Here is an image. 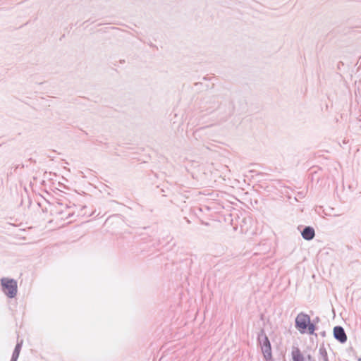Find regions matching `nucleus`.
<instances>
[{
    "label": "nucleus",
    "mask_w": 361,
    "mask_h": 361,
    "mask_svg": "<svg viewBox=\"0 0 361 361\" xmlns=\"http://www.w3.org/2000/svg\"><path fill=\"white\" fill-rule=\"evenodd\" d=\"M358 361H361V358H360V359L358 360Z\"/></svg>",
    "instance_id": "obj_18"
},
{
    "label": "nucleus",
    "mask_w": 361,
    "mask_h": 361,
    "mask_svg": "<svg viewBox=\"0 0 361 361\" xmlns=\"http://www.w3.org/2000/svg\"><path fill=\"white\" fill-rule=\"evenodd\" d=\"M319 352V355H321V357L323 361H329V357H328L327 351H326V348H324V345H322L320 347Z\"/></svg>",
    "instance_id": "obj_10"
},
{
    "label": "nucleus",
    "mask_w": 361,
    "mask_h": 361,
    "mask_svg": "<svg viewBox=\"0 0 361 361\" xmlns=\"http://www.w3.org/2000/svg\"><path fill=\"white\" fill-rule=\"evenodd\" d=\"M257 341L260 345L264 358L266 361H273L271 342L264 329H261L257 335Z\"/></svg>",
    "instance_id": "obj_1"
},
{
    "label": "nucleus",
    "mask_w": 361,
    "mask_h": 361,
    "mask_svg": "<svg viewBox=\"0 0 361 361\" xmlns=\"http://www.w3.org/2000/svg\"><path fill=\"white\" fill-rule=\"evenodd\" d=\"M29 161L32 162V163H36V161L35 159H33L32 158H30L28 159Z\"/></svg>",
    "instance_id": "obj_16"
},
{
    "label": "nucleus",
    "mask_w": 361,
    "mask_h": 361,
    "mask_svg": "<svg viewBox=\"0 0 361 361\" xmlns=\"http://www.w3.org/2000/svg\"><path fill=\"white\" fill-rule=\"evenodd\" d=\"M23 345V341H20V342L18 341L15 348L13 351L12 356L10 361H17L20 355V352L21 350Z\"/></svg>",
    "instance_id": "obj_8"
},
{
    "label": "nucleus",
    "mask_w": 361,
    "mask_h": 361,
    "mask_svg": "<svg viewBox=\"0 0 361 361\" xmlns=\"http://www.w3.org/2000/svg\"><path fill=\"white\" fill-rule=\"evenodd\" d=\"M301 235L305 240H312L315 236V231L312 226H305L300 231Z\"/></svg>",
    "instance_id": "obj_5"
},
{
    "label": "nucleus",
    "mask_w": 361,
    "mask_h": 361,
    "mask_svg": "<svg viewBox=\"0 0 361 361\" xmlns=\"http://www.w3.org/2000/svg\"><path fill=\"white\" fill-rule=\"evenodd\" d=\"M0 283L1 291L8 298H16L18 293V283L16 279L3 277L1 279Z\"/></svg>",
    "instance_id": "obj_2"
},
{
    "label": "nucleus",
    "mask_w": 361,
    "mask_h": 361,
    "mask_svg": "<svg viewBox=\"0 0 361 361\" xmlns=\"http://www.w3.org/2000/svg\"><path fill=\"white\" fill-rule=\"evenodd\" d=\"M14 172V167H11L10 171L7 173V176L9 177Z\"/></svg>",
    "instance_id": "obj_13"
},
{
    "label": "nucleus",
    "mask_w": 361,
    "mask_h": 361,
    "mask_svg": "<svg viewBox=\"0 0 361 361\" xmlns=\"http://www.w3.org/2000/svg\"><path fill=\"white\" fill-rule=\"evenodd\" d=\"M313 361H315V360H313Z\"/></svg>",
    "instance_id": "obj_19"
},
{
    "label": "nucleus",
    "mask_w": 361,
    "mask_h": 361,
    "mask_svg": "<svg viewBox=\"0 0 361 361\" xmlns=\"http://www.w3.org/2000/svg\"><path fill=\"white\" fill-rule=\"evenodd\" d=\"M339 65H342V66H343V62H341V61H340V62L338 63V68H339Z\"/></svg>",
    "instance_id": "obj_17"
},
{
    "label": "nucleus",
    "mask_w": 361,
    "mask_h": 361,
    "mask_svg": "<svg viewBox=\"0 0 361 361\" xmlns=\"http://www.w3.org/2000/svg\"><path fill=\"white\" fill-rule=\"evenodd\" d=\"M319 322H320V318H319V317H316L315 318H314V319L312 320V323H314V324H317Z\"/></svg>",
    "instance_id": "obj_12"
},
{
    "label": "nucleus",
    "mask_w": 361,
    "mask_h": 361,
    "mask_svg": "<svg viewBox=\"0 0 361 361\" xmlns=\"http://www.w3.org/2000/svg\"><path fill=\"white\" fill-rule=\"evenodd\" d=\"M318 329L317 324L312 323V320L310 321V324H309V326L307 328L306 334L315 336V337H317V334L315 333V331Z\"/></svg>",
    "instance_id": "obj_9"
},
{
    "label": "nucleus",
    "mask_w": 361,
    "mask_h": 361,
    "mask_svg": "<svg viewBox=\"0 0 361 361\" xmlns=\"http://www.w3.org/2000/svg\"><path fill=\"white\" fill-rule=\"evenodd\" d=\"M310 316L307 313L301 312L295 319V327L301 334H305L309 324H310Z\"/></svg>",
    "instance_id": "obj_3"
},
{
    "label": "nucleus",
    "mask_w": 361,
    "mask_h": 361,
    "mask_svg": "<svg viewBox=\"0 0 361 361\" xmlns=\"http://www.w3.org/2000/svg\"><path fill=\"white\" fill-rule=\"evenodd\" d=\"M334 338L339 343L343 344L346 343L348 340L347 335L344 330V328L341 326H336L333 329Z\"/></svg>",
    "instance_id": "obj_4"
},
{
    "label": "nucleus",
    "mask_w": 361,
    "mask_h": 361,
    "mask_svg": "<svg viewBox=\"0 0 361 361\" xmlns=\"http://www.w3.org/2000/svg\"><path fill=\"white\" fill-rule=\"evenodd\" d=\"M306 359L308 360V361H313V360H315L310 354H308L307 356H306Z\"/></svg>",
    "instance_id": "obj_14"
},
{
    "label": "nucleus",
    "mask_w": 361,
    "mask_h": 361,
    "mask_svg": "<svg viewBox=\"0 0 361 361\" xmlns=\"http://www.w3.org/2000/svg\"><path fill=\"white\" fill-rule=\"evenodd\" d=\"M180 263V269L189 271L190 270L191 266L193 263V260L192 259L191 255H186L183 259H179Z\"/></svg>",
    "instance_id": "obj_6"
},
{
    "label": "nucleus",
    "mask_w": 361,
    "mask_h": 361,
    "mask_svg": "<svg viewBox=\"0 0 361 361\" xmlns=\"http://www.w3.org/2000/svg\"><path fill=\"white\" fill-rule=\"evenodd\" d=\"M25 166L23 164H17L14 166V173L16 172L17 169H23Z\"/></svg>",
    "instance_id": "obj_11"
},
{
    "label": "nucleus",
    "mask_w": 361,
    "mask_h": 361,
    "mask_svg": "<svg viewBox=\"0 0 361 361\" xmlns=\"http://www.w3.org/2000/svg\"><path fill=\"white\" fill-rule=\"evenodd\" d=\"M320 336H322V337H326V333L325 331H322L319 333Z\"/></svg>",
    "instance_id": "obj_15"
},
{
    "label": "nucleus",
    "mask_w": 361,
    "mask_h": 361,
    "mask_svg": "<svg viewBox=\"0 0 361 361\" xmlns=\"http://www.w3.org/2000/svg\"><path fill=\"white\" fill-rule=\"evenodd\" d=\"M291 356L293 361H305L304 355L298 347L293 348Z\"/></svg>",
    "instance_id": "obj_7"
}]
</instances>
